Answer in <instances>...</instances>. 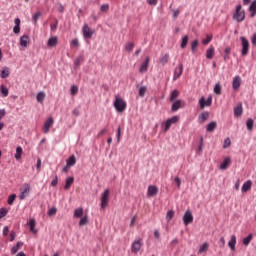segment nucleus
Segmentation results:
<instances>
[{"label":"nucleus","instance_id":"1","mask_svg":"<svg viewBox=\"0 0 256 256\" xmlns=\"http://www.w3.org/2000/svg\"><path fill=\"white\" fill-rule=\"evenodd\" d=\"M243 6L241 4L236 6L235 13L233 14L234 21L237 23H243L245 21V10H242Z\"/></svg>","mask_w":256,"mask_h":256},{"label":"nucleus","instance_id":"2","mask_svg":"<svg viewBox=\"0 0 256 256\" xmlns=\"http://www.w3.org/2000/svg\"><path fill=\"white\" fill-rule=\"evenodd\" d=\"M114 107L118 113H123L127 109V102L123 98L116 96L114 101Z\"/></svg>","mask_w":256,"mask_h":256},{"label":"nucleus","instance_id":"3","mask_svg":"<svg viewBox=\"0 0 256 256\" xmlns=\"http://www.w3.org/2000/svg\"><path fill=\"white\" fill-rule=\"evenodd\" d=\"M242 49H241V55L242 57H247L249 55V40L245 38V36L240 37Z\"/></svg>","mask_w":256,"mask_h":256},{"label":"nucleus","instance_id":"4","mask_svg":"<svg viewBox=\"0 0 256 256\" xmlns=\"http://www.w3.org/2000/svg\"><path fill=\"white\" fill-rule=\"evenodd\" d=\"M109 189H106L101 195V209H105L109 205Z\"/></svg>","mask_w":256,"mask_h":256},{"label":"nucleus","instance_id":"5","mask_svg":"<svg viewBox=\"0 0 256 256\" xmlns=\"http://www.w3.org/2000/svg\"><path fill=\"white\" fill-rule=\"evenodd\" d=\"M179 121V116H172L171 118H168L165 122L164 131H169L171 129L172 125H175Z\"/></svg>","mask_w":256,"mask_h":256},{"label":"nucleus","instance_id":"6","mask_svg":"<svg viewBox=\"0 0 256 256\" xmlns=\"http://www.w3.org/2000/svg\"><path fill=\"white\" fill-rule=\"evenodd\" d=\"M213 103V98L209 96L207 100H205V97H201L199 100L200 109H205V107H211V104Z\"/></svg>","mask_w":256,"mask_h":256},{"label":"nucleus","instance_id":"7","mask_svg":"<svg viewBox=\"0 0 256 256\" xmlns=\"http://www.w3.org/2000/svg\"><path fill=\"white\" fill-rule=\"evenodd\" d=\"M184 225H191L193 223V213L190 210L186 211L183 216Z\"/></svg>","mask_w":256,"mask_h":256},{"label":"nucleus","instance_id":"8","mask_svg":"<svg viewBox=\"0 0 256 256\" xmlns=\"http://www.w3.org/2000/svg\"><path fill=\"white\" fill-rule=\"evenodd\" d=\"M82 33H83V37L85 39H91V37H93V31H91V28H89V25L84 24L83 28H82Z\"/></svg>","mask_w":256,"mask_h":256},{"label":"nucleus","instance_id":"9","mask_svg":"<svg viewBox=\"0 0 256 256\" xmlns=\"http://www.w3.org/2000/svg\"><path fill=\"white\" fill-rule=\"evenodd\" d=\"M29 193H31L29 184L22 185L20 199H25V197L29 196Z\"/></svg>","mask_w":256,"mask_h":256},{"label":"nucleus","instance_id":"10","mask_svg":"<svg viewBox=\"0 0 256 256\" xmlns=\"http://www.w3.org/2000/svg\"><path fill=\"white\" fill-rule=\"evenodd\" d=\"M141 247H143V244L141 243V239L139 240H135L133 243H132V246H131V251L132 253H138L141 251Z\"/></svg>","mask_w":256,"mask_h":256},{"label":"nucleus","instance_id":"11","mask_svg":"<svg viewBox=\"0 0 256 256\" xmlns=\"http://www.w3.org/2000/svg\"><path fill=\"white\" fill-rule=\"evenodd\" d=\"M181 75H183V64L182 63H180L178 65V67L175 68L173 80L176 81V79H179V77H181Z\"/></svg>","mask_w":256,"mask_h":256},{"label":"nucleus","instance_id":"12","mask_svg":"<svg viewBox=\"0 0 256 256\" xmlns=\"http://www.w3.org/2000/svg\"><path fill=\"white\" fill-rule=\"evenodd\" d=\"M159 193V188L157 186L150 185L148 186L147 196L148 197H155Z\"/></svg>","mask_w":256,"mask_h":256},{"label":"nucleus","instance_id":"13","mask_svg":"<svg viewBox=\"0 0 256 256\" xmlns=\"http://www.w3.org/2000/svg\"><path fill=\"white\" fill-rule=\"evenodd\" d=\"M149 61H151V58L147 56L145 61L140 66V73H145L147 69H149Z\"/></svg>","mask_w":256,"mask_h":256},{"label":"nucleus","instance_id":"14","mask_svg":"<svg viewBox=\"0 0 256 256\" xmlns=\"http://www.w3.org/2000/svg\"><path fill=\"white\" fill-rule=\"evenodd\" d=\"M14 23L15 26L13 28V33H15V35H18V33H21V19L15 18Z\"/></svg>","mask_w":256,"mask_h":256},{"label":"nucleus","instance_id":"15","mask_svg":"<svg viewBox=\"0 0 256 256\" xmlns=\"http://www.w3.org/2000/svg\"><path fill=\"white\" fill-rule=\"evenodd\" d=\"M53 123H54L53 117H49L47 121L44 123V128H43L44 133H47L49 129H51V127L53 126Z\"/></svg>","mask_w":256,"mask_h":256},{"label":"nucleus","instance_id":"16","mask_svg":"<svg viewBox=\"0 0 256 256\" xmlns=\"http://www.w3.org/2000/svg\"><path fill=\"white\" fill-rule=\"evenodd\" d=\"M73 183H75V178L73 176L66 178L65 185H64L65 191H69V189H71V185H73Z\"/></svg>","mask_w":256,"mask_h":256},{"label":"nucleus","instance_id":"17","mask_svg":"<svg viewBox=\"0 0 256 256\" xmlns=\"http://www.w3.org/2000/svg\"><path fill=\"white\" fill-rule=\"evenodd\" d=\"M181 106H182V102L181 100H174V102L172 103V106H171V112L172 113H175L177 111H179V109H181Z\"/></svg>","mask_w":256,"mask_h":256},{"label":"nucleus","instance_id":"18","mask_svg":"<svg viewBox=\"0 0 256 256\" xmlns=\"http://www.w3.org/2000/svg\"><path fill=\"white\" fill-rule=\"evenodd\" d=\"M232 87H233L234 91H237V89H239L241 87V77L240 76H235L233 78Z\"/></svg>","mask_w":256,"mask_h":256},{"label":"nucleus","instance_id":"19","mask_svg":"<svg viewBox=\"0 0 256 256\" xmlns=\"http://www.w3.org/2000/svg\"><path fill=\"white\" fill-rule=\"evenodd\" d=\"M234 115L236 117H240V115H243V103L239 102L236 107L234 108Z\"/></svg>","mask_w":256,"mask_h":256},{"label":"nucleus","instance_id":"20","mask_svg":"<svg viewBox=\"0 0 256 256\" xmlns=\"http://www.w3.org/2000/svg\"><path fill=\"white\" fill-rule=\"evenodd\" d=\"M229 165H231V158L230 157H226L222 163L220 164V169L222 171H225V169L229 168Z\"/></svg>","mask_w":256,"mask_h":256},{"label":"nucleus","instance_id":"21","mask_svg":"<svg viewBox=\"0 0 256 256\" xmlns=\"http://www.w3.org/2000/svg\"><path fill=\"white\" fill-rule=\"evenodd\" d=\"M58 43H59V38L57 36H53L48 39L47 45L48 47H57Z\"/></svg>","mask_w":256,"mask_h":256},{"label":"nucleus","instance_id":"22","mask_svg":"<svg viewBox=\"0 0 256 256\" xmlns=\"http://www.w3.org/2000/svg\"><path fill=\"white\" fill-rule=\"evenodd\" d=\"M253 185V182L251 180L246 181L243 185H242V193H247V191H251V187Z\"/></svg>","mask_w":256,"mask_h":256},{"label":"nucleus","instance_id":"23","mask_svg":"<svg viewBox=\"0 0 256 256\" xmlns=\"http://www.w3.org/2000/svg\"><path fill=\"white\" fill-rule=\"evenodd\" d=\"M217 129V122L212 121L206 126L207 133H213Z\"/></svg>","mask_w":256,"mask_h":256},{"label":"nucleus","instance_id":"24","mask_svg":"<svg viewBox=\"0 0 256 256\" xmlns=\"http://www.w3.org/2000/svg\"><path fill=\"white\" fill-rule=\"evenodd\" d=\"M77 163V158L75 155H71L67 160H66V165L68 167H75V164Z\"/></svg>","mask_w":256,"mask_h":256},{"label":"nucleus","instance_id":"25","mask_svg":"<svg viewBox=\"0 0 256 256\" xmlns=\"http://www.w3.org/2000/svg\"><path fill=\"white\" fill-rule=\"evenodd\" d=\"M235 245H237V237L232 235L230 241L228 242V246L230 247L231 251H235Z\"/></svg>","mask_w":256,"mask_h":256},{"label":"nucleus","instance_id":"26","mask_svg":"<svg viewBox=\"0 0 256 256\" xmlns=\"http://www.w3.org/2000/svg\"><path fill=\"white\" fill-rule=\"evenodd\" d=\"M20 45L21 47H28L29 46V36L27 35H23L21 38H20Z\"/></svg>","mask_w":256,"mask_h":256},{"label":"nucleus","instance_id":"27","mask_svg":"<svg viewBox=\"0 0 256 256\" xmlns=\"http://www.w3.org/2000/svg\"><path fill=\"white\" fill-rule=\"evenodd\" d=\"M45 97L46 94L43 91H40L36 96V100L38 103H40V105H43V103H45Z\"/></svg>","mask_w":256,"mask_h":256},{"label":"nucleus","instance_id":"28","mask_svg":"<svg viewBox=\"0 0 256 256\" xmlns=\"http://www.w3.org/2000/svg\"><path fill=\"white\" fill-rule=\"evenodd\" d=\"M213 55H215V48L210 46L209 49L206 50V59H213Z\"/></svg>","mask_w":256,"mask_h":256},{"label":"nucleus","instance_id":"29","mask_svg":"<svg viewBox=\"0 0 256 256\" xmlns=\"http://www.w3.org/2000/svg\"><path fill=\"white\" fill-rule=\"evenodd\" d=\"M21 155H23V148L21 146H18L14 155L16 161H21Z\"/></svg>","mask_w":256,"mask_h":256},{"label":"nucleus","instance_id":"30","mask_svg":"<svg viewBox=\"0 0 256 256\" xmlns=\"http://www.w3.org/2000/svg\"><path fill=\"white\" fill-rule=\"evenodd\" d=\"M249 11H250V17H255L256 15V0H254L250 7H249Z\"/></svg>","mask_w":256,"mask_h":256},{"label":"nucleus","instance_id":"31","mask_svg":"<svg viewBox=\"0 0 256 256\" xmlns=\"http://www.w3.org/2000/svg\"><path fill=\"white\" fill-rule=\"evenodd\" d=\"M208 119H209V112L207 111L202 112L199 116L200 123H205V121H207Z\"/></svg>","mask_w":256,"mask_h":256},{"label":"nucleus","instance_id":"32","mask_svg":"<svg viewBox=\"0 0 256 256\" xmlns=\"http://www.w3.org/2000/svg\"><path fill=\"white\" fill-rule=\"evenodd\" d=\"M254 125H255V121H253L252 118H248L246 121V127H247L248 131H253Z\"/></svg>","mask_w":256,"mask_h":256},{"label":"nucleus","instance_id":"33","mask_svg":"<svg viewBox=\"0 0 256 256\" xmlns=\"http://www.w3.org/2000/svg\"><path fill=\"white\" fill-rule=\"evenodd\" d=\"M189 43V36L185 35L181 40V49H185L187 47V44Z\"/></svg>","mask_w":256,"mask_h":256},{"label":"nucleus","instance_id":"34","mask_svg":"<svg viewBox=\"0 0 256 256\" xmlns=\"http://www.w3.org/2000/svg\"><path fill=\"white\" fill-rule=\"evenodd\" d=\"M251 241H253V234H249L247 237H245L242 241L243 245H245V247L249 246V243H251Z\"/></svg>","mask_w":256,"mask_h":256},{"label":"nucleus","instance_id":"35","mask_svg":"<svg viewBox=\"0 0 256 256\" xmlns=\"http://www.w3.org/2000/svg\"><path fill=\"white\" fill-rule=\"evenodd\" d=\"M0 92L2 97H8L9 96V89H7V87H5V85H1L0 86Z\"/></svg>","mask_w":256,"mask_h":256},{"label":"nucleus","instance_id":"36","mask_svg":"<svg viewBox=\"0 0 256 256\" xmlns=\"http://www.w3.org/2000/svg\"><path fill=\"white\" fill-rule=\"evenodd\" d=\"M79 225L80 227H83V225H89V216H83L79 221Z\"/></svg>","mask_w":256,"mask_h":256},{"label":"nucleus","instance_id":"37","mask_svg":"<svg viewBox=\"0 0 256 256\" xmlns=\"http://www.w3.org/2000/svg\"><path fill=\"white\" fill-rule=\"evenodd\" d=\"M208 249H209V243L204 242L199 248V253H207Z\"/></svg>","mask_w":256,"mask_h":256},{"label":"nucleus","instance_id":"38","mask_svg":"<svg viewBox=\"0 0 256 256\" xmlns=\"http://www.w3.org/2000/svg\"><path fill=\"white\" fill-rule=\"evenodd\" d=\"M7 112H5V109H0V131L3 130V127H5V124L1 121L3 117H5Z\"/></svg>","mask_w":256,"mask_h":256},{"label":"nucleus","instance_id":"39","mask_svg":"<svg viewBox=\"0 0 256 256\" xmlns=\"http://www.w3.org/2000/svg\"><path fill=\"white\" fill-rule=\"evenodd\" d=\"M177 97H179V90H173L170 93L169 99L171 102L175 101V99H177Z\"/></svg>","mask_w":256,"mask_h":256},{"label":"nucleus","instance_id":"40","mask_svg":"<svg viewBox=\"0 0 256 256\" xmlns=\"http://www.w3.org/2000/svg\"><path fill=\"white\" fill-rule=\"evenodd\" d=\"M21 247H23V243L21 242H18L14 247H12L11 249L12 255H15V253H17L19 249H21Z\"/></svg>","mask_w":256,"mask_h":256},{"label":"nucleus","instance_id":"41","mask_svg":"<svg viewBox=\"0 0 256 256\" xmlns=\"http://www.w3.org/2000/svg\"><path fill=\"white\" fill-rule=\"evenodd\" d=\"M74 217H77L78 219L83 217V208H78L74 210Z\"/></svg>","mask_w":256,"mask_h":256},{"label":"nucleus","instance_id":"42","mask_svg":"<svg viewBox=\"0 0 256 256\" xmlns=\"http://www.w3.org/2000/svg\"><path fill=\"white\" fill-rule=\"evenodd\" d=\"M197 47H199V40L192 41V43H191L192 53H195V51H197Z\"/></svg>","mask_w":256,"mask_h":256},{"label":"nucleus","instance_id":"43","mask_svg":"<svg viewBox=\"0 0 256 256\" xmlns=\"http://www.w3.org/2000/svg\"><path fill=\"white\" fill-rule=\"evenodd\" d=\"M214 93L216 95H221L222 93V88H221V84L220 83H216L214 86Z\"/></svg>","mask_w":256,"mask_h":256},{"label":"nucleus","instance_id":"44","mask_svg":"<svg viewBox=\"0 0 256 256\" xmlns=\"http://www.w3.org/2000/svg\"><path fill=\"white\" fill-rule=\"evenodd\" d=\"M10 72H9V68L6 67L1 71V77L2 79H7V77H9Z\"/></svg>","mask_w":256,"mask_h":256},{"label":"nucleus","instance_id":"45","mask_svg":"<svg viewBox=\"0 0 256 256\" xmlns=\"http://www.w3.org/2000/svg\"><path fill=\"white\" fill-rule=\"evenodd\" d=\"M213 40V35L208 34L205 39L202 40L203 45H209Z\"/></svg>","mask_w":256,"mask_h":256},{"label":"nucleus","instance_id":"46","mask_svg":"<svg viewBox=\"0 0 256 256\" xmlns=\"http://www.w3.org/2000/svg\"><path fill=\"white\" fill-rule=\"evenodd\" d=\"M161 65H167L169 63V54H165L162 58H160Z\"/></svg>","mask_w":256,"mask_h":256},{"label":"nucleus","instance_id":"47","mask_svg":"<svg viewBox=\"0 0 256 256\" xmlns=\"http://www.w3.org/2000/svg\"><path fill=\"white\" fill-rule=\"evenodd\" d=\"M175 217V211L169 210L166 214V221H171Z\"/></svg>","mask_w":256,"mask_h":256},{"label":"nucleus","instance_id":"48","mask_svg":"<svg viewBox=\"0 0 256 256\" xmlns=\"http://www.w3.org/2000/svg\"><path fill=\"white\" fill-rule=\"evenodd\" d=\"M147 93V86H142L139 88V97H145Z\"/></svg>","mask_w":256,"mask_h":256},{"label":"nucleus","instance_id":"49","mask_svg":"<svg viewBox=\"0 0 256 256\" xmlns=\"http://www.w3.org/2000/svg\"><path fill=\"white\" fill-rule=\"evenodd\" d=\"M134 47H135V43L129 42L126 44L125 49H126V51H128V53H131V51H133Z\"/></svg>","mask_w":256,"mask_h":256},{"label":"nucleus","instance_id":"50","mask_svg":"<svg viewBox=\"0 0 256 256\" xmlns=\"http://www.w3.org/2000/svg\"><path fill=\"white\" fill-rule=\"evenodd\" d=\"M231 147V138H226L223 143V149H229Z\"/></svg>","mask_w":256,"mask_h":256},{"label":"nucleus","instance_id":"51","mask_svg":"<svg viewBox=\"0 0 256 256\" xmlns=\"http://www.w3.org/2000/svg\"><path fill=\"white\" fill-rule=\"evenodd\" d=\"M49 217H53V215H57V207H52L50 210H48Z\"/></svg>","mask_w":256,"mask_h":256},{"label":"nucleus","instance_id":"52","mask_svg":"<svg viewBox=\"0 0 256 256\" xmlns=\"http://www.w3.org/2000/svg\"><path fill=\"white\" fill-rule=\"evenodd\" d=\"M17 198V195L12 194L8 197V205H13V202L15 201V199Z\"/></svg>","mask_w":256,"mask_h":256},{"label":"nucleus","instance_id":"53","mask_svg":"<svg viewBox=\"0 0 256 256\" xmlns=\"http://www.w3.org/2000/svg\"><path fill=\"white\" fill-rule=\"evenodd\" d=\"M7 213H9V211H7V209L0 208V219H3V217H5L7 215Z\"/></svg>","mask_w":256,"mask_h":256},{"label":"nucleus","instance_id":"54","mask_svg":"<svg viewBox=\"0 0 256 256\" xmlns=\"http://www.w3.org/2000/svg\"><path fill=\"white\" fill-rule=\"evenodd\" d=\"M58 183H59V177L56 175L54 177V179L51 181V186L52 187H57Z\"/></svg>","mask_w":256,"mask_h":256},{"label":"nucleus","instance_id":"55","mask_svg":"<svg viewBox=\"0 0 256 256\" xmlns=\"http://www.w3.org/2000/svg\"><path fill=\"white\" fill-rule=\"evenodd\" d=\"M59 25V20H55V23L50 25L51 31H57V26Z\"/></svg>","mask_w":256,"mask_h":256},{"label":"nucleus","instance_id":"56","mask_svg":"<svg viewBox=\"0 0 256 256\" xmlns=\"http://www.w3.org/2000/svg\"><path fill=\"white\" fill-rule=\"evenodd\" d=\"M218 245L221 249H223V247H225V237H221L218 241Z\"/></svg>","mask_w":256,"mask_h":256},{"label":"nucleus","instance_id":"57","mask_svg":"<svg viewBox=\"0 0 256 256\" xmlns=\"http://www.w3.org/2000/svg\"><path fill=\"white\" fill-rule=\"evenodd\" d=\"M100 11H101L102 13H106V11H109V4H103V5H101Z\"/></svg>","mask_w":256,"mask_h":256},{"label":"nucleus","instance_id":"58","mask_svg":"<svg viewBox=\"0 0 256 256\" xmlns=\"http://www.w3.org/2000/svg\"><path fill=\"white\" fill-rule=\"evenodd\" d=\"M77 93H79V87L73 85L71 87V95H77Z\"/></svg>","mask_w":256,"mask_h":256},{"label":"nucleus","instance_id":"59","mask_svg":"<svg viewBox=\"0 0 256 256\" xmlns=\"http://www.w3.org/2000/svg\"><path fill=\"white\" fill-rule=\"evenodd\" d=\"M81 61H83L82 57H78L74 60V65L75 67H79V65H81Z\"/></svg>","mask_w":256,"mask_h":256},{"label":"nucleus","instance_id":"60","mask_svg":"<svg viewBox=\"0 0 256 256\" xmlns=\"http://www.w3.org/2000/svg\"><path fill=\"white\" fill-rule=\"evenodd\" d=\"M42 13L41 12H36L33 16V21H39V18L41 17Z\"/></svg>","mask_w":256,"mask_h":256},{"label":"nucleus","instance_id":"61","mask_svg":"<svg viewBox=\"0 0 256 256\" xmlns=\"http://www.w3.org/2000/svg\"><path fill=\"white\" fill-rule=\"evenodd\" d=\"M116 137H117L118 142L121 141V126H118V128H117Z\"/></svg>","mask_w":256,"mask_h":256},{"label":"nucleus","instance_id":"62","mask_svg":"<svg viewBox=\"0 0 256 256\" xmlns=\"http://www.w3.org/2000/svg\"><path fill=\"white\" fill-rule=\"evenodd\" d=\"M71 44L73 45V47H79V39L74 38L72 40Z\"/></svg>","mask_w":256,"mask_h":256},{"label":"nucleus","instance_id":"63","mask_svg":"<svg viewBox=\"0 0 256 256\" xmlns=\"http://www.w3.org/2000/svg\"><path fill=\"white\" fill-rule=\"evenodd\" d=\"M27 225H28L30 231H33V218H31V219L27 222Z\"/></svg>","mask_w":256,"mask_h":256},{"label":"nucleus","instance_id":"64","mask_svg":"<svg viewBox=\"0 0 256 256\" xmlns=\"http://www.w3.org/2000/svg\"><path fill=\"white\" fill-rule=\"evenodd\" d=\"M251 43H252V45L256 46V33L253 34V36L251 38Z\"/></svg>","mask_w":256,"mask_h":256}]
</instances>
